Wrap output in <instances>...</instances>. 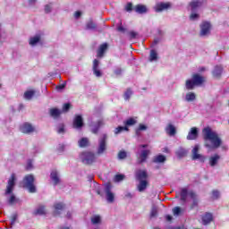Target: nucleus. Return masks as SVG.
Listing matches in <instances>:
<instances>
[{
  "label": "nucleus",
  "instance_id": "f257e3e1",
  "mask_svg": "<svg viewBox=\"0 0 229 229\" xmlns=\"http://www.w3.org/2000/svg\"><path fill=\"white\" fill-rule=\"evenodd\" d=\"M202 136L204 139V146L208 149H217V148H220L221 144H223L217 132L212 131L210 127H205L202 130Z\"/></svg>",
  "mask_w": 229,
  "mask_h": 229
},
{
  "label": "nucleus",
  "instance_id": "f03ea898",
  "mask_svg": "<svg viewBox=\"0 0 229 229\" xmlns=\"http://www.w3.org/2000/svg\"><path fill=\"white\" fill-rule=\"evenodd\" d=\"M135 176L136 180L140 182L138 184L139 192H144L149 185V182H148V172H146V170H138L135 174Z\"/></svg>",
  "mask_w": 229,
  "mask_h": 229
},
{
  "label": "nucleus",
  "instance_id": "7ed1b4c3",
  "mask_svg": "<svg viewBox=\"0 0 229 229\" xmlns=\"http://www.w3.org/2000/svg\"><path fill=\"white\" fill-rule=\"evenodd\" d=\"M203 83H205V77H203L198 73H194L192 75V80L186 81L185 87H186L187 90H192V89H194V87L203 85Z\"/></svg>",
  "mask_w": 229,
  "mask_h": 229
},
{
  "label": "nucleus",
  "instance_id": "20e7f679",
  "mask_svg": "<svg viewBox=\"0 0 229 229\" xmlns=\"http://www.w3.org/2000/svg\"><path fill=\"white\" fill-rule=\"evenodd\" d=\"M23 189H28L31 194L37 192V187H35V175L29 174L24 176L22 180Z\"/></svg>",
  "mask_w": 229,
  "mask_h": 229
},
{
  "label": "nucleus",
  "instance_id": "39448f33",
  "mask_svg": "<svg viewBox=\"0 0 229 229\" xmlns=\"http://www.w3.org/2000/svg\"><path fill=\"white\" fill-rule=\"evenodd\" d=\"M81 158L83 164H86L87 165H92V164L96 162L98 157H96L95 153L92 151H83L81 154Z\"/></svg>",
  "mask_w": 229,
  "mask_h": 229
},
{
  "label": "nucleus",
  "instance_id": "423d86ee",
  "mask_svg": "<svg viewBox=\"0 0 229 229\" xmlns=\"http://www.w3.org/2000/svg\"><path fill=\"white\" fill-rule=\"evenodd\" d=\"M108 136L106 134H103L102 138L98 140V148L97 149L98 157H101V155H105L106 153V140Z\"/></svg>",
  "mask_w": 229,
  "mask_h": 229
},
{
  "label": "nucleus",
  "instance_id": "0eeeda50",
  "mask_svg": "<svg viewBox=\"0 0 229 229\" xmlns=\"http://www.w3.org/2000/svg\"><path fill=\"white\" fill-rule=\"evenodd\" d=\"M173 8L171 2H159L154 6V10L157 13H162V12H167Z\"/></svg>",
  "mask_w": 229,
  "mask_h": 229
},
{
  "label": "nucleus",
  "instance_id": "6e6552de",
  "mask_svg": "<svg viewBox=\"0 0 229 229\" xmlns=\"http://www.w3.org/2000/svg\"><path fill=\"white\" fill-rule=\"evenodd\" d=\"M105 192L107 203H114L115 201V194L112 192V182H107L105 184Z\"/></svg>",
  "mask_w": 229,
  "mask_h": 229
},
{
  "label": "nucleus",
  "instance_id": "1a4fd4ad",
  "mask_svg": "<svg viewBox=\"0 0 229 229\" xmlns=\"http://www.w3.org/2000/svg\"><path fill=\"white\" fill-rule=\"evenodd\" d=\"M17 181V178L15 177V174H12L11 177L7 181V185L5 189V196H8V194H13V190L15 189V182Z\"/></svg>",
  "mask_w": 229,
  "mask_h": 229
},
{
  "label": "nucleus",
  "instance_id": "9d476101",
  "mask_svg": "<svg viewBox=\"0 0 229 229\" xmlns=\"http://www.w3.org/2000/svg\"><path fill=\"white\" fill-rule=\"evenodd\" d=\"M210 30H212V24H210V21H203L200 25V37H207V35H210Z\"/></svg>",
  "mask_w": 229,
  "mask_h": 229
},
{
  "label": "nucleus",
  "instance_id": "9b49d317",
  "mask_svg": "<svg viewBox=\"0 0 229 229\" xmlns=\"http://www.w3.org/2000/svg\"><path fill=\"white\" fill-rule=\"evenodd\" d=\"M192 153V160H199L201 162H205L206 158L201 154H199V145H195L193 149L191 150Z\"/></svg>",
  "mask_w": 229,
  "mask_h": 229
},
{
  "label": "nucleus",
  "instance_id": "f8f14e48",
  "mask_svg": "<svg viewBox=\"0 0 229 229\" xmlns=\"http://www.w3.org/2000/svg\"><path fill=\"white\" fill-rule=\"evenodd\" d=\"M203 4H207V0H192L189 3L191 12H196L198 8H201Z\"/></svg>",
  "mask_w": 229,
  "mask_h": 229
},
{
  "label": "nucleus",
  "instance_id": "ddd939ff",
  "mask_svg": "<svg viewBox=\"0 0 229 229\" xmlns=\"http://www.w3.org/2000/svg\"><path fill=\"white\" fill-rule=\"evenodd\" d=\"M149 155H151V150L149 149L141 150V152L138 157V164H144V162L148 160V157H149Z\"/></svg>",
  "mask_w": 229,
  "mask_h": 229
},
{
  "label": "nucleus",
  "instance_id": "4468645a",
  "mask_svg": "<svg viewBox=\"0 0 229 229\" xmlns=\"http://www.w3.org/2000/svg\"><path fill=\"white\" fill-rule=\"evenodd\" d=\"M202 225L204 226H207L208 225H210V223H212L214 221V215L210 212H206L202 216Z\"/></svg>",
  "mask_w": 229,
  "mask_h": 229
},
{
  "label": "nucleus",
  "instance_id": "2eb2a0df",
  "mask_svg": "<svg viewBox=\"0 0 229 229\" xmlns=\"http://www.w3.org/2000/svg\"><path fill=\"white\" fill-rule=\"evenodd\" d=\"M20 131H21V133L30 134V133H33V131H35V127H33V125H31V123H24L20 127Z\"/></svg>",
  "mask_w": 229,
  "mask_h": 229
},
{
  "label": "nucleus",
  "instance_id": "dca6fc26",
  "mask_svg": "<svg viewBox=\"0 0 229 229\" xmlns=\"http://www.w3.org/2000/svg\"><path fill=\"white\" fill-rule=\"evenodd\" d=\"M83 117L81 116V114L76 115L73 119V128H75V130H81V128H83Z\"/></svg>",
  "mask_w": 229,
  "mask_h": 229
},
{
  "label": "nucleus",
  "instance_id": "f3484780",
  "mask_svg": "<svg viewBox=\"0 0 229 229\" xmlns=\"http://www.w3.org/2000/svg\"><path fill=\"white\" fill-rule=\"evenodd\" d=\"M65 209V204L63 202H57L54 205V216H60L63 210Z\"/></svg>",
  "mask_w": 229,
  "mask_h": 229
},
{
  "label": "nucleus",
  "instance_id": "a211bd4d",
  "mask_svg": "<svg viewBox=\"0 0 229 229\" xmlns=\"http://www.w3.org/2000/svg\"><path fill=\"white\" fill-rule=\"evenodd\" d=\"M108 50V43H103L100 45L97 51V56L98 58H103L105 56V53Z\"/></svg>",
  "mask_w": 229,
  "mask_h": 229
},
{
  "label": "nucleus",
  "instance_id": "6ab92c4d",
  "mask_svg": "<svg viewBox=\"0 0 229 229\" xmlns=\"http://www.w3.org/2000/svg\"><path fill=\"white\" fill-rule=\"evenodd\" d=\"M64 111L56 108V107H52L49 109V115L53 119H60L62 114Z\"/></svg>",
  "mask_w": 229,
  "mask_h": 229
},
{
  "label": "nucleus",
  "instance_id": "aec40b11",
  "mask_svg": "<svg viewBox=\"0 0 229 229\" xmlns=\"http://www.w3.org/2000/svg\"><path fill=\"white\" fill-rule=\"evenodd\" d=\"M198 135H199L198 128L192 127L191 131L188 132L186 139L187 140H196V139H198Z\"/></svg>",
  "mask_w": 229,
  "mask_h": 229
},
{
  "label": "nucleus",
  "instance_id": "412c9836",
  "mask_svg": "<svg viewBox=\"0 0 229 229\" xmlns=\"http://www.w3.org/2000/svg\"><path fill=\"white\" fill-rule=\"evenodd\" d=\"M212 74L214 78L219 79L221 78V75L223 74V66L216 65L215 66Z\"/></svg>",
  "mask_w": 229,
  "mask_h": 229
},
{
  "label": "nucleus",
  "instance_id": "4be33fe9",
  "mask_svg": "<svg viewBox=\"0 0 229 229\" xmlns=\"http://www.w3.org/2000/svg\"><path fill=\"white\" fill-rule=\"evenodd\" d=\"M50 178L54 182V185H58V183H60V177L58 176V172L56 170L51 172Z\"/></svg>",
  "mask_w": 229,
  "mask_h": 229
},
{
  "label": "nucleus",
  "instance_id": "5701e85b",
  "mask_svg": "<svg viewBox=\"0 0 229 229\" xmlns=\"http://www.w3.org/2000/svg\"><path fill=\"white\" fill-rule=\"evenodd\" d=\"M175 155L177 158H183L187 157V149L183 148L182 147H179L175 151Z\"/></svg>",
  "mask_w": 229,
  "mask_h": 229
},
{
  "label": "nucleus",
  "instance_id": "b1692460",
  "mask_svg": "<svg viewBox=\"0 0 229 229\" xmlns=\"http://www.w3.org/2000/svg\"><path fill=\"white\" fill-rule=\"evenodd\" d=\"M134 12H136V13H148V7H146V5L143 4H137L134 7Z\"/></svg>",
  "mask_w": 229,
  "mask_h": 229
},
{
  "label": "nucleus",
  "instance_id": "393cba45",
  "mask_svg": "<svg viewBox=\"0 0 229 229\" xmlns=\"http://www.w3.org/2000/svg\"><path fill=\"white\" fill-rule=\"evenodd\" d=\"M190 198L193 199V202L190 207L191 210H193V208H196V207H198V195H196L194 191H191L190 192Z\"/></svg>",
  "mask_w": 229,
  "mask_h": 229
},
{
  "label": "nucleus",
  "instance_id": "a878e982",
  "mask_svg": "<svg viewBox=\"0 0 229 229\" xmlns=\"http://www.w3.org/2000/svg\"><path fill=\"white\" fill-rule=\"evenodd\" d=\"M165 160H166L165 156L159 154V155L154 157V158L152 159V162L154 164H164V162H165Z\"/></svg>",
  "mask_w": 229,
  "mask_h": 229
},
{
  "label": "nucleus",
  "instance_id": "bb28decb",
  "mask_svg": "<svg viewBox=\"0 0 229 229\" xmlns=\"http://www.w3.org/2000/svg\"><path fill=\"white\" fill-rule=\"evenodd\" d=\"M165 131L168 135H170L171 137L176 135V127H174V125L173 124H168L165 128Z\"/></svg>",
  "mask_w": 229,
  "mask_h": 229
},
{
  "label": "nucleus",
  "instance_id": "cd10ccee",
  "mask_svg": "<svg viewBox=\"0 0 229 229\" xmlns=\"http://www.w3.org/2000/svg\"><path fill=\"white\" fill-rule=\"evenodd\" d=\"M79 148H89L90 146V141L89 140V138H81L79 141Z\"/></svg>",
  "mask_w": 229,
  "mask_h": 229
},
{
  "label": "nucleus",
  "instance_id": "c85d7f7f",
  "mask_svg": "<svg viewBox=\"0 0 229 229\" xmlns=\"http://www.w3.org/2000/svg\"><path fill=\"white\" fill-rule=\"evenodd\" d=\"M220 158L221 157L217 154H215L214 157H211L209 158V165H211V167H214V165H217V162Z\"/></svg>",
  "mask_w": 229,
  "mask_h": 229
},
{
  "label": "nucleus",
  "instance_id": "c756f323",
  "mask_svg": "<svg viewBox=\"0 0 229 229\" xmlns=\"http://www.w3.org/2000/svg\"><path fill=\"white\" fill-rule=\"evenodd\" d=\"M34 216H46V207L40 206L34 211Z\"/></svg>",
  "mask_w": 229,
  "mask_h": 229
},
{
  "label": "nucleus",
  "instance_id": "7c9ffc66",
  "mask_svg": "<svg viewBox=\"0 0 229 229\" xmlns=\"http://www.w3.org/2000/svg\"><path fill=\"white\" fill-rule=\"evenodd\" d=\"M185 99L188 103L196 101V94L194 92H188L185 96Z\"/></svg>",
  "mask_w": 229,
  "mask_h": 229
},
{
  "label": "nucleus",
  "instance_id": "2f4dec72",
  "mask_svg": "<svg viewBox=\"0 0 229 229\" xmlns=\"http://www.w3.org/2000/svg\"><path fill=\"white\" fill-rule=\"evenodd\" d=\"M33 96H35V90H27L24 92L23 98L24 99L30 101L33 98Z\"/></svg>",
  "mask_w": 229,
  "mask_h": 229
},
{
  "label": "nucleus",
  "instance_id": "473e14b6",
  "mask_svg": "<svg viewBox=\"0 0 229 229\" xmlns=\"http://www.w3.org/2000/svg\"><path fill=\"white\" fill-rule=\"evenodd\" d=\"M38 42H40V36H35L30 38L29 44L30 46H36Z\"/></svg>",
  "mask_w": 229,
  "mask_h": 229
},
{
  "label": "nucleus",
  "instance_id": "72a5a7b5",
  "mask_svg": "<svg viewBox=\"0 0 229 229\" xmlns=\"http://www.w3.org/2000/svg\"><path fill=\"white\" fill-rule=\"evenodd\" d=\"M189 194V191H187V189L183 188L181 191V201H182L183 203H185V201H187V195Z\"/></svg>",
  "mask_w": 229,
  "mask_h": 229
},
{
  "label": "nucleus",
  "instance_id": "f704fd0d",
  "mask_svg": "<svg viewBox=\"0 0 229 229\" xmlns=\"http://www.w3.org/2000/svg\"><path fill=\"white\" fill-rule=\"evenodd\" d=\"M129 128L127 126H118L114 129V134L119 135L122 131H129Z\"/></svg>",
  "mask_w": 229,
  "mask_h": 229
},
{
  "label": "nucleus",
  "instance_id": "c9c22d12",
  "mask_svg": "<svg viewBox=\"0 0 229 229\" xmlns=\"http://www.w3.org/2000/svg\"><path fill=\"white\" fill-rule=\"evenodd\" d=\"M134 124H137V120H135L133 117H131L124 122V125L127 128L128 126H134Z\"/></svg>",
  "mask_w": 229,
  "mask_h": 229
},
{
  "label": "nucleus",
  "instance_id": "e433bc0d",
  "mask_svg": "<svg viewBox=\"0 0 229 229\" xmlns=\"http://www.w3.org/2000/svg\"><path fill=\"white\" fill-rule=\"evenodd\" d=\"M155 60H158V54L156 50H150L149 62H155Z\"/></svg>",
  "mask_w": 229,
  "mask_h": 229
},
{
  "label": "nucleus",
  "instance_id": "4c0bfd02",
  "mask_svg": "<svg viewBox=\"0 0 229 229\" xmlns=\"http://www.w3.org/2000/svg\"><path fill=\"white\" fill-rule=\"evenodd\" d=\"M133 94V91H131V89H127V90L123 94V98L125 101H130V98H131V95Z\"/></svg>",
  "mask_w": 229,
  "mask_h": 229
},
{
  "label": "nucleus",
  "instance_id": "58836bf2",
  "mask_svg": "<svg viewBox=\"0 0 229 229\" xmlns=\"http://www.w3.org/2000/svg\"><path fill=\"white\" fill-rule=\"evenodd\" d=\"M17 201H19V199H17V197H15V194H12L10 196V198L8 199L9 205H15V203H17Z\"/></svg>",
  "mask_w": 229,
  "mask_h": 229
},
{
  "label": "nucleus",
  "instance_id": "ea45409f",
  "mask_svg": "<svg viewBox=\"0 0 229 229\" xmlns=\"http://www.w3.org/2000/svg\"><path fill=\"white\" fill-rule=\"evenodd\" d=\"M128 36L131 40H133L134 38H137V37H139V32L131 30L128 32Z\"/></svg>",
  "mask_w": 229,
  "mask_h": 229
},
{
  "label": "nucleus",
  "instance_id": "a19ab883",
  "mask_svg": "<svg viewBox=\"0 0 229 229\" xmlns=\"http://www.w3.org/2000/svg\"><path fill=\"white\" fill-rule=\"evenodd\" d=\"M126 157H128V154L126 153V151L121 150L118 152L119 160H124V158H126Z\"/></svg>",
  "mask_w": 229,
  "mask_h": 229
},
{
  "label": "nucleus",
  "instance_id": "79ce46f5",
  "mask_svg": "<svg viewBox=\"0 0 229 229\" xmlns=\"http://www.w3.org/2000/svg\"><path fill=\"white\" fill-rule=\"evenodd\" d=\"M91 223L93 225H99V223H101V216H95L91 218Z\"/></svg>",
  "mask_w": 229,
  "mask_h": 229
},
{
  "label": "nucleus",
  "instance_id": "37998d69",
  "mask_svg": "<svg viewBox=\"0 0 229 229\" xmlns=\"http://www.w3.org/2000/svg\"><path fill=\"white\" fill-rule=\"evenodd\" d=\"M173 214H174V216H180V214H182V208L174 207L173 208Z\"/></svg>",
  "mask_w": 229,
  "mask_h": 229
},
{
  "label": "nucleus",
  "instance_id": "c03bdc74",
  "mask_svg": "<svg viewBox=\"0 0 229 229\" xmlns=\"http://www.w3.org/2000/svg\"><path fill=\"white\" fill-rule=\"evenodd\" d=\"M86 29H88V30H96V23H94V21H89L86 24Z\"/></svg>",
  "mask_w": 229,
  "mask_h": 229
},
{
  "label": "nucleus",
  "instance_id": "a18cd8bd",
  "mask_svg": "<svg viewBox=\"0 0 229 229\" xmlns=\"http://www.w3.org/2000/svg\"><path fill=\"white\" fill-rule=\"evenodd\" d=\"M157 216H158V209L154 207L150 211V217H157Z\"/></svg>",
  "mask_w": 229,
  "mask_h": 229
},
{
  "label": "nucleus",
  "instance_id": "49530a36",
  "mask_svg": "<svg viewBox=\"0 0 229 229\" xmlns=\"http://www.w3.org/2000/svg\"><path fill=\"white\" fill-rule=\"evenodd\" d=\"M124 180V174H118L114 176L115 182H123Z\"/></svg>",
  "mask_w": 229,
  "mask_h": 229
},
{
  "label": "nucleus",
  "instance_id": "de8ad7c7",
  "mask_svg": "<svg viewBox=\"0 0 229 229\" xmlns=\"http://www.w3.org/2000/svg\"><path fill=\"white\" fill-rule=\"evenodd\" d=\"M125 11L129 12V13L132 12L133 11V4L128 3L125 6Z\"/></svg>",
  "mask_w": 229,
  "mask_h": 229
},
{
  "label": "nucleus",
  "instance_id": "09e8293b",
  "mask_svg": "<svg viewBox=\"0 0 229 229\" xmlns=\"http://www.w3.org/2000/svg\"><path fill=\"white\" fill-rule=\"evenodd\" d=\"M93 74L95 76H97V78H101V76H103V73L101 72V71L98 69L93 70Z\"/></svg>",
  "mask_w": 229,
  "mask_h": 229
},
{
  "label": "nucleus",
  "instance_id": "8fccbe9b",
  "mask_svg": "<svg viewBox=\"0 0 229 229\" xmlns=\"http://www.w3.org/2000/svg\"><path fill=\"white\" fill-rule=\"evenodd\" d=\"M146 130H148V127H147L146 125L140 123V124L139 125V128H138L137 131H136V133H138L139 131H146Z\"/></svg>",
  "mask_w": 229,
  "mask_h": 229
},
{
  "label": "nucleus",
  "instance_id": "3c124183",
  "mask_svg": "<svg viewBox=\"0 0 229 229\" xmlns=\"http://www.w3.org/2000/svg\"><path fill=\"white\" fill-rule=\"evenodd\" d=\"M218 198H219V191L214 190L212 191V199H218Z\"/></svg>",
  "mask_w": 229,
  "mask_h": 229
},
{
  "label": "nucleus",
  "instance_id": "603ef678",
  "mask_svg": "<svg viewBox=\"0 0 229 229\" xmlns=\"http://www.w3.org/2000/svg\"><path fill=\"white\" fill-rule=\"evenodd\" d=\"M96 69H99V60L98 59L93 60V71Z\"/></svg>",
  "mask_w": 229,
  "mask_h": 229
},
{
  "label": "nucleus",
  "instance_id": "864d4df0",
  "mask_svg": "<svg viewBox=\"0 0 229 229\" xmlns=\"http://www.w3.org/2000/svg\"><path fill=\"white\" fill-rule=\"evenodd\" d=\"M70 109H71V104L70 103H65L63 106V112H69Z\"/></svg>",
  "mask_w": 229,
  "mask_h": 229
},
{
  "label": "nucleus",
  "instance_id": "5fc2aeb1",
  "mask_svg": "<svg viewBox=\"0 0 229 229\" xmlns=\"http://www.w3.org/2000/svg\"><path fill=\"white\" fill-rule=\"evenodd\" d=\"M190 19H191V21H196V19H199V14L192 13L190 15Z\"/></svg>",
  "mask_w": 229,
  "mask_h": 229
},
{
  "label": "nucleus",
  "instance_id": "6e6d98bb",
  "mask_svg": "<svg viewBox=\"0 0 229 229\" xmlns=\"http://www.w3.org/2000/svg\"><path fill=\"white\" fill-rule=\"evenodd\" d=\"M114 72L116 76H121V74H123V69L117 68L114 71Z\"/></svg>",
  "mask_w": 229,
  "mask_h": 229
},
{
  "label": "nucleus",
  "instance_id": "4d7b16f0",
  "mask_svg": "<svg viewBox=\"0 0 229 229\" xmlns=\"http://www.w3.org/2000/svg\"><path fill=\"white\" fill-rule=\"evenodd\" d=\"M17 221V214L13 215L12 219H11V225H15V222Z\"/></svg>",
  "mask_w": 229,
  "mask_h": 229
},
{
  "label": "nucleus",
  "instance_id": "13d9d810",
  "mask_svg": "<svg viewBox=\"0 0 229 229\" xmlns=\"http://www.w3.org/2000/svg\"><path fill=\"white\" fill-rule=\"evenodd\" d=\"M105 124V123L103 122V120H98V122H97V125H96V127L97 128H101V126H103Z\"/></svg>",
  "mask_w": 229,
  "mask_h": 229
},
{
  "label": "nucleus",
  "instance_id": "bf43d9fd",
  "mask_svg": "<svg viewBox=\"0 0 229 229\" xmlns=\"http://www.w3.org/2000/svg\"><path fill=\"white\" fill-rule=\"evenodd\" d=\"M50 12H51V5L47 4L45 6V13H50Z\"/></svg>",
  "mask_w": 229,
  "mask_h": 229
},
{
  "label": "nucleus",
  "instance_id": "052dcab7",
  "mask_svg": "<svg viewBox=\"0 0 229 229\" xmlns=\"http://www.w3.org/2000/svg\"><path fill=\"white\" fill-rule=\"evenodd\" d=\"M165 218L166 219V221L168 223H171V221H173V216H171V215L165 216Z\"/></svg>",
  "mask_w": 229,
  "mask_h": 229
},
{
  "label": "nucleus",
  "instance_id": "680f3d73",
  "mask_svg": "<svg viewBox=\"0 0 229 229\" xmlns=\"http://www.w3.org/2000/svg\"><path fill=\"white\" fill-rule=\"evenodd\" d=\"M74 17L76 19H80V17H81V12H80V11L75 12Z\"/></svg>",
  "mask_w": 229,
  "mask_h": 229
},
{
  "label": "nucleus",
  "instance_id": "e2e57ef3",
  "mask_svg": "<svg viewBox=\"0 0 229 229\" xmlns=\"http://www.w3.org/2000/svg\"><path fill=\"white\" fill-rule=\"evenodd\" d=\"M117 31H121L122 33H124L126 31V29L123 26H119L117 28Z\"/></svg>",
  "mask_w": 229,
  "mask_h": 229
},
{
  "label": "nucleus",
  "instance_id": "0e129e2a",
  "mask_svg": "<svg viewBox=\"0 0 229 229\" xmlns=\"http://www.w3.org/2000/svg\"><path fill=\"white\" fill-rule=\"evenodd\" d=\"M63 89H65V83H63V84H61L59 86H56V89L57 90H62Z\"/></svg>",
  "mask_w": 229,
  "mask_h": 229
},
{
  "label": "nucleus",
  "instance_id": "69168bd1",
  "mask_svg": "<svg viewBox=\"0 0 229 229\" xmlns=\"http://www.w3.org/2000/svg\"><path fill=\"white\" fill-rule=\"evenodd\" d=\"M99 131V127L95 126L94 129L92 130V133L98 134Z\"/></svg>",
  "mask_w": 229,
  "mask_h": 229
},
{
  "label": "nucleus",
  "instance_id": "338daca9",
  "mask_svg": "<svg viewBox=\"0 0 229 229\" xmlns=\"http://www.w3.org/2000/svg\"><path fill=\"white\" fill-rule=\"evenodd\" d=\"M64 131H65V129L64 128V126L58 129V133H64Z\"/></svg>",
  "mask_w": 229,
  "mask_h": 229
},
{
  "label": "nucleus",
  "instance_id": "774afa93",
  "mask_svg": "<svg viewBox=\"0 0 229 229\" xmlns=\"http://www.w3.org/2000/svg\"><path fill=\"white\" fill-rule=\"evenodd\" d=\"M97 194L98 195V196H100L101 198H103V193L101 192V190H97Z\"/></svg>",
  "mask_w": 229,
  "mask_h": 229
}]
</instances>
